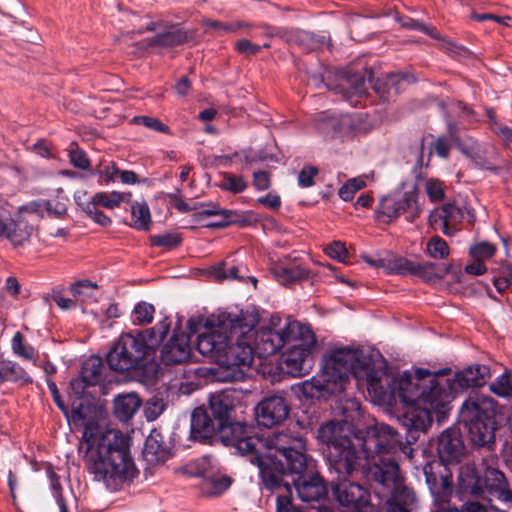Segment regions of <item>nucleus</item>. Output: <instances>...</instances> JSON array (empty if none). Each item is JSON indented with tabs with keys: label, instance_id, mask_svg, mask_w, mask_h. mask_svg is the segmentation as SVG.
I'll return each mask as SVG.
<instances>
[{
	"label": "nucleus",
	"instance_id": "nucleus-7",
	"mask_svg": "<svg viewBox=\"0 0 512 512\" xmlns=\"http://www.w3.org/2000/svg\"><path fill=\"white\" fill-rule=\"evenodd\" d=\"M305 450V440L289 431L275 432L267 437L251 435L249 432L239 443V453H262L276 457L279 453L291 473H300L309 466Z\"/></svg>",
	"mask_w": 512,
	"mask_h": 512
},
{
	"label": "nucleus",
	"instance_id": "nucleus-9",
	"mask_svg": "<svg viewBox=\"0 0 512 512\" xmlns=\"http://www.w3.org/2000/svg\"><path fill=\"white\" fill-rule=\"evenodd\" d=\"M210 414L218 424V438L239 452V443L247 437L250 428L242 422L233 421L234 393L222 391L213 394L209 401Z\"/></svg>",
	"mask_w": 512,
	"mask_h": 512
},
{
	"label": "nucleus",
	"instance_id": "nucleus-25",
	"mask_svg": "<svg viewBox=\"0 0 512 512\" xmlns=\"http://www.w3.org/2000/svg\"><path fill=\"white\" fill-rule=\"evenodd\" d=\"M490 376V369L483 364H475L468 366L464 370L455 374L451 379L455 392L471 388L483 386Z\"/></svg>",
	"mask_w": 512,
	"mask_h": 512
},
{
	"label": "nucleus",
	"instance_id": "nucleus-60",
	"mask_svg": "<svg viewBox=\"0 0 512 512\" xmlns=\"http://www.w3.org/2000/svg\"><path fill=\"white\" fill-rule=\"evenodd\" d=\"M97 205L93 202L87 203L84 211L86 214L96 223L100 224L101 226H108L111 224V219L104 214L102 211L98 210Z\"/></svg>",
	"mask_w": 512,
	"mask_h": 512
},
{
	"label": "nucleus",
	"instance_id": "nucleus-54",
	"mask_svg": "<svg viewBox=\"0 0 512 512\" xmlns=\"http://www.w3.org/2000/svg\"><path fill=\"white\" fill-rule=\"evenodd\" d=\"M425 192L432 202L444 199V183L439 179L430 178L425 182Z\"/></svg>",
	"mask_w": 512,
	"mask_h": 512
},
{
	"label": "nucleus",
	"instance_id": "nucleus-13",
	"mask_svg": "<svg viewBox=\"0 0 512 512\" xmlns=\"http://www.w3.org/2000/svg\"><path fill=\"white\" fill-rule=\"evenodd\" d=\"M338 408L344 417L341 421H330L318 429V439L329 446H334L342 440H351L348 436L352 423L361 416L360 403L352 398L339 401Z\"/></svg>",
	"mask_w": 512,
	"mask_h": 512
},
{
	"label": "nucleus",
	"instance_id": "nucleus-50",
	"mask_svg": "<svg viewBox=\"0 0 512 512\" xmlns=\"http://www.w3.org/2000/svg\"><path fill=\"white\" fill-rule=\"evenodd\" d=\"M497 251L494 244L489 242H479L470 247V255L474 260L484 263V261L492 258Z\"/></svg>",
	"mask_w": 512,
	"mask_h": 512
},
{
	"label": "nucleus",
	"instance_id": "nucleus-46",
	"mask_svg": "<svg viewBox=\"0 0 512 512\" xmlns=\"http://www.w3.org/2000/svg\"><path fill=\"white\" fill-rule=\"evenodd\" d=\"M155 308L147 302L138 303L132 312L133 323L137 325H147L152 322Z\"/></svg>",
	"mask_w": 512,
	"mask_h": 512
},
{
	"label": "nucleus",
	"instance_id": "nucleus-12",
	"mask_svg": "<svg viewBox=\"0 0 512 512\" xmlns=\"http://www.w3.org/2000/svg\"><path fill=\"white\" fill-rule=\"evenodd\" d=\"M327 459L330 470L338 475L337 478L347 477L365 465H368V468L371 465L363 447L361 446V450H358L352 440H342L337 445L329 446Z\"/></svg>",
	"mask_w": 512,
	"mask_h": 512
},
{
	"label": "nucleus",
	"instance_id": "nucleus-41",
	"mask_svg": "<svg viewBox=\"0 0 512 512\" xmlns=\"http://www.w3.org/2000/svg\"><path fill=\"white\" fill-rule=\"evenodd\" d=\"M490 391L502 398L512 397V371L506 370L489 385Z\"/></svg>",
	"mask_w": 512,
	"mask_h": 512
},
{
	"label": "nucleus",
	"instance_id": "nucleus-62",
	"mask_svg": "<svg viewBox=\"0 0 512 512\" xmlns=\"http://www.w3.org/2000/svg\"><path fill=\"white\" fill-rule=\"evenodd\" d=\"M261 46L253 44L247 39H240L235 43V49L246 56L255 55L261 51Z\"/></svg>",
	"mask_w": 512,
	"mask_h": 512
},
{
	"label": "nucleus",
	"instance_id": "nucleus-1",
	"mask_svg": "<svg viewBox=\"0 0 512 512\" xmlns=\"http://www.w3.org/2000/svg\"><path fill=\"white\" fill-rule=\"evenodd\" d=\"M350 375L364 381L376 401L385 399L390 380L380 355L349 346L329 350L323 357L321 371L304 381L300 388L307 398L339 395L350 384Z\"/></svg>",
	"mask_w": 512,
	"mask_h": 512
},
{
	"label": "nucleus",
	"instance_id": "nucleus-21",
	"mask_svg": "<svg viewBox=\"0 0 512 512\" xmlns=\"http://www.w3.org/2000/svg\"><path fill=\"white\" fill-rule=\"evenodd\" d=\"M437 453L441 462L455 464L460 462L464 455V444L461 435L456 429H446L437 440Z\"/></svg>",
	"mask_w": 512,
	"mask_h": 512
},
{
	"label": "nucleus",
	"instance_id": "nucleus-52",
	"mask_svg": "<svg viewBox=\"0 0 512 512\" xmlns=\"http://www.w3.org/2000/svg\"><path fill=\"white\" fill-rule=\"evenodd\" d=\"M366 182L362 178H352L342 187H340L338 194L339 197L344 201H350L353 199L354 194L364 188Z\"/></svg>",
	"mask_w": 512,
	"mask_h": 512
},
{
	"label": "nucleus",
	"instance_id": "nucleus-58",
	"mask_svg": "<svg viewBox=\"0 0 512 512\" xmlns=\"http://www.w3.org/2000/svg\"><path fill=\"white\" fill-rule=\"evenodd\" d=\"M325 251L330 258L343 263L347 262L348 251L343 242L334 241L326 247Z\"/></svg>",
	"mask_w": 512,
	"mask_h": 512
},
{
	"label": "nucleus",
	"instance_id": "nucleus-14",
	"mask_svg": "<svg viewBox=\"0 0 512 512\" xmlns=\"http://www.w3.org/2000/svg\"><path fill=\"white\" fill-rule=\"evenodd\" d=\"M247 455L252 464H255L259 469V474L264 487L268 490L275 491L280 488H284L285 491L290 494L291 487L284 477L291 472L288 466L282 463L281 460L277 459L275 455H264L258 453H241Z\"/></svg>",
	"mask_w": 512,
	"mask_h": 512
},
{
	"label": "nucleus",
	"instance_id": "nucleus-45",
	"mask_svg": "<svg viewBox=\"0 0 512 512\" xmlns=\"http://www.w3.org/2000/svg\"><path fill=\"white\" fill-rule=\"evenodd\" d=\"M395 19L401 25V27L405 29L421 31L434 39L440 38L439 33L434 27L428 26L422 21H418L398 14L395 16Z\"/></svg>",
	"mask_w": 512,
	"mask_h": 512
},
{
	"label": "nucleus",
	"instance_id": "nucleus-5",
	"mask_svg": "<svg viewBox=\"0 0 512 512\" xmlns=\"http://www.w3.org/2000/svg\"><path fill=\"white\" fill-rule=\"evenodd\" d=\"M170 327L171 320L165 317L137 334H122L107 355L109 367L115 371H128L152 362Z\"/></svg>",
	"mask_w": 512,
	"mask_h": 512
},
{
	"label": "nucleus",
	"instance_id": "nucleus-51",
	"mask_svg": "<svg viewBox=\"0 0 512 512\" xmlns=\"http://www.w3.org/2000/svg\"><path fill=\"white\" fill-rule=\"evenodd\" d=\"M204 25L209 28L218 30L220 35H223L225 33H236L240 29L251 27V25L249 23L240 22V21L228 24V23H223L220 21L205 20Z\"/></svg>",
	"mask_w": 512,
	"mask_h": 512
},
{
	"label": "nucleus",
	"instance_id": "nucleus-23",
	"mask_svg": "<svg viewBox=\"0 0 512 512\" xmlns=\"http://www.w3.org/2000/svg\"><path fill=\"white\" fill-rule=\"evenodd\" d=\"M146 30L156 32L154 37L147 39V45L150 47L170 48L188 40L187 32L175 25L164 26L162 23L151 22L146 26Z\"/></svg>",
	"mask_w": 512,
	"mask_h": 512
},
{
	"label": "nucleus",
	"instance_id": "nucleus-11",
	"mask_svg": "<svg viewBox=\"0 0 512 512\" xmlns=\"http://www.w3.org/2000/svg\"><path fill=\"white\" fill-rule=\"evenodd\" d=\"M459 480L466 489L486 491L503 502H512V491L504 474L494 467H486L481 475L468 465L460 467Z\"/></svg>",
	"mask_w": 512,
	"mask_h": 512
},
{
	"label": "nucleus",
	"instance_id": "nucleus-34",
	"mask_svg": "<svg viewBox=\"0 0 512 512\" xmlns=\"http://www.w3.org/2000/svg\"><path fill=\"white\" fill-rule=\"evenodd\" d=\"M231 478L220 474L218 470L208 477L200 480L198 487L201 493L208 497L218 496L225 492L231 485Z\"/></svg>",
	"mask_w": 512,
	"mask_h": 512
},
{
	"label": "nucleus",
	"instance_id": "nucleus-10",
	"mask_svg": "<svg viewBox=\"0 0 512 512\" xmlns=\"http://www.w3.org/2000/svg\"><path fill=\"white\" fill-rule=\"evenodd\" d=\"M303 331L306 341H308L307 343H312L311 329L298 321H289L285 326L279 328L266 326L257 331L253 328L254 337L252 338V344L255 353L259 357L273 355L286 344H290L291 340L295 339L296 336L303 335Z\"/></svg>",
	"mask_w": 512,
	"mask_h": 512
},
{
	"label": "nucleus",
	"instance_id": "nucleus-56",
	"mask_svg": "<svg viewBox=\"0 0 512 512\" xmlns=\"http://www.w3.org/2000/svg\"><path fill=\"white\" fill-rule=\"evenodd\" d=\"M290 41L294 42L305 51L313 50L317 44L314 36L306 31H295L291 35Z\"/></svg>",
	"mask_w": 512,
	"mask_h": 512
},
{
	"label": "nucleus",
	"instance_id": "nucleus-57",
	"mask_svg": "<svg viewBox=\"0 0 512 512\" xmlns=\"http://www.w3.org/2000/svg\"><path fill=\"white\" fill-rule=\"evenodd\" d=\"M451 147V142L447 137L439 136L430 144V154L434 152L438 157L447 159Z\"/></svg>",
	"mask_w": 512,
	"mask_h": 512
},
{
	"label": "nucleus",
	"instance_id": "nucleus-43",
	"mask_svg": "<svg viewBox=\"0 0 512 512\" xmlns=\"http://www.w3.org/2000/svg\"><path fill=\"white\" fill-rule=\"evenodd\" d=\"M216 470L218 469L210 456H204L189 465V473L200 478V480L208 477Z\"/></svg>",
	"mask_w": 512,
	"mask_h": 512
},
{
	"label": "nucleus",
	"instance_id": "nucleus-19",
	"mask_svg": "<svg viewBox=\"0 0 512 512\" xmlns=\"http://www.w3.org/2000/svg\"><path fill=\"white\" fill-rule=\"evenodd\" d=\"M289 410V405L282 396H269L257 405L256 419L259 425L272 427L281 424L288 417Z\"/></svg>",
	"mask_w": 512,
	"mask_h": 512
},
{
	"label": "nucleus",
	"instance_id": "nucleus-17",
	"mask_svg": "<svg viewBox=\"0 0 512 512\" xmlns=\"http://www.w3.org/2000/svg\"><path fill=\"white\" fill-rule=\"evenodd\" d=\"M223 313L218 316L217 324L208 331L197 337V350L204 356L214 359L220 363V354L227 346L229 339V328L221 324Z\"/></svg>",
	"mask_w": 512,
	"mask_h": 512
},
{
	"label": "nucleus",
	"instance_id": "nucleus-61",
	"mask_svg": "<svg viewBox=\"0 0 512 512\" xmlns=\"http://www.w3.org/2000/svg\"><path fill=\"white\" fill-rule=\"evenodd\" d=\"M318 174V169L314 166H304L298 175V184L307 188L314 184V177Z\"/></svg>",
	"mask_w": 512,
	"mask_h": 512
},
{
	"label": "nucleus",
	"instance_id": "nucleus-20",
	"mask_svg": "<svg viewBox=\"0 0 512 512\" xmlns=\"http://www.w3.org/2000/svg\"><path fill=\"white\" fill-rule=\"evenodd\" d=\"M200 210L197 212L198 219L204 217L215 216L218 220H215L207 224V227L222 228L231 224H239L240 226H246L251 223V217L246 214H239L236 211L222 209L216 203L201 204Z\"/></svg>",
	"mask_w": 512,
	"mask_h": 512
},
{
	"label": "nucleus",
	"instance_id": "nucleus-8",
	"mask_svg": "<svg viewBox=\"0 0 512 512\" xmlns=\"http://www.w3.org/2000/svg\"><path fill=\"white\" fill-rule=\"evenodd\" d=\"M496 406L493 398L478 394L463 403L460 418L473 444L486 446L494 442Z\"/></svg>",
	"mask_w": 512,
	"mask_h": 512
},
{
	"label": "nucleus",
	"instance_id": "nucleus-27",
	"mask_svg": "<svg viewBox=\"0 0 512 512\" xmlns=\"http://www.w3.org/2000/svg\"><path fill=\"white\" fill-rule=\"evenodd\" d=\"M191 435L195 439L206 440L218 436V424L205 409L197 407L191 416Z\"/></svg>",
	"mask_w": 512,
	"mask_h": 512
},
{
	"label": "nucleus",
	"instance_id": "nucleus-36",
	"mask_svg": "<svg viewBox=\"0 0 512 512\" xmlns=\"http://www.w3.org/2000/svg\"><path fill=\"white\" fill-rule=\"evenodd\" d=\"M131 209V226L138 230H148L151 224V213L146 202H133Z\"/></svg>",
	"mask_w": 512,
	"mask_h": 512
},
{
	"label": "nucleus",
	"instance_id": "nucleus-26",
	"mask_svg": "<svg viewBox=\"0 0 512 512\" xmlns=\"http://www.w3.org/2000/svg\"><path fill=\"white\" fill-rule=\"evenodd\" d=\"M407 406L399 421L407 431L419 432L425 431L431 425L432 417L431 412L427 408L415 403H403Z\"/></svg>",
	"mask_w": 512,
	"mask_h": 512
},
{
	"label": "nucleus",
	"instance_id": "nucleus-64",
	"mask_svg": "<svg viewBox=\"0 0 512 512\" xmlns=\"http://www.w3.org/2000/svg\"><path fill=\"white\" fill-rule=\"evenodd\" d=\"M270 174L266 171H255L253 173V186L259 190L264 191L270 187Z\"/></svg>",
	"mask_w": 512,
	"mask_h": 512
},
{
	"label": "nucleus",
	"instance_id": "nucleus-18",
	"mask_svg": "<svg viewBox=\"0 0 512 512\" xmlns=\"http://www.w3.org/2000/svg\"><path fill=\"white\" fill-rule=\"evenodd\" d=\"M332 494L342 506L363 507L369 503L370 494L360 484L350 482L346 477L332 481Z\"/></svg>",
	"mask_w": 512,
	"mask_h": 512
},
{
	"label": "nucleus",
	"instance_id": "nucleus-32",
	"mask_svg": "<svg viewBox=\"0 0 512 512\" xmlns=\"http://www.w3.org/2000/svg\"><path fill=\"white\" fill-rule=\"evenodd\" d=\"M10 381L19 385L32 383L31 376L17 362L9 359H3L0 362V383Z\"/></svg>",
	"mask_w": 512,
	"mask_h": 512
},
{
	"label": "nucleus",
	"instance_id": "nucleus-16",
	"mask_svg": "<svg viewBox=\"0 0 512 512\" xmlns=\"http://www.w3.org/2000/svg\"><path fill=\"white\" fill-rule=\"evenodd\" d=\"M378 211L389 219L397 218L406 213V218L413 221L421 212L417 203L416 189L399 191L381 199Z\"/></svg>",
	"mask_w": 512,
	"mask_h": 512
},
{
	"label": "nucleus",
	"instance_id": "nucleus-38",
	"mask_svg": "<svg viewBox=\"0 0 512 512\" xmlns=\"http://www.w3.org/2000/svg\"><path fill=\"white\" fill-rule=\"evenodd\" d=\"M70 292L77 302L96 301L97 285L90 281H79L70 287Z\"/></svg>",
	"mask_w": 512,
	"mask_h": 512
},
{
	"label": "nucleus",
	"instance_id": "nucleus-59",
	"mask_svg": "<svg viewBox=\"0 0 512 512\" xmlns=\"http://www.w3.org/2000/svg\"><path fill=\"white\" fill-rule=\"evenodd\" d=\"M134 122L157 132L168 133L169 127L159 119L150 116H136Z\"/></svg>",
	"mask_w": 512,
	"mask_h": 512
},
{
	"label": "nucleus",
	"instance_id": "nucleus-6",
	"mask_svg": "<svg viewBox=\"0 0 512 512\" xmlns=\"http://www.w3.org/2000/svg\"><path fill=\"white\" fill-rule=\"evenodd\" d=\"M221 324L229 328V339L226 348L220 354L217 380L238 381L244 377V368H249L253 362V325L246 324L238 315L226 312L223 313Z\"/></svg>",
	"mask_w": 512,
	"mask_h": 512
},
{
	"label": "nucleus",
	"instance_id": "nucleus-49",
	"mask_svg": "<svg viewBox=\"0 0 512 512\" xmlns=\"http://www.w3.org/2000/svg\"><path fill=\"white\" fill-rule=\"evenodd\" d=\"M219 187L234 194H238L247 188V182L242 176L225 173L219 183Z\"/></svg>",
	"mask_w": 512,
	"mask_h": 512
},
{
	"label": "nucleus",
	"instance_id": "nucleus-31",
	"mask_svg": "<svg viewBox=\"0 0 512 512\" xmlns=\"http://www.w3.org/2000/svg\"><path fill=\"white\" fill-rule=\"evenodd\" d=\"M450 267L444 264L422 261L415 262L413 273L428 283H436L443 279L449 272Z\"/></svg>",
	"mask_w": 512,
	"mask_h": 512
},
{
	"label": "nucleus",
	"instance_id": "nucleus-29",
	"mask_svg": "<svg viewBox=\"0 0 512 512\" xmlns=\"http://www.w3.org/2000/svg\"><path fill=\"white\" fill-rule=\"evenodd\" d=\"M32 227L23 220L0 222V237L7 238L14 246H22L31 235Z\"/></svg>",
	"mask_w": 512,
	"mask_h": 512
},
{
	"label": "nucleus",
	"instance_id": "nucleus-15",
	"mask_svg": "<svg viewBox=\"0 0 512 512\" xmlns=\"http://www.w3.org/2000/svg\"><path fill=\"white\" fill-rule=\"evenodd\" d=\"M312 340V343H307L305 335L296 336L295 339L291 340V346L283 354V364L291 375L303 376L311 370L313 365L311 351L316 345V338L313 333Z\"/></svg>",
	"mask_w": 512,
	"mask_h": 512
},
{
	"label": "nucleus",
	"instance_id": "nucleus-40",
	"mask_svg": "<svg viewBox=\"0 0 512 512\" xmlns=\"http://www.w3.org/2000/svg\"><path fill=\"white\" fill-rule=\"evenodd\" d=\"M81 376L88 385H97L102 381V362L97 357L88 359L82 367Z\"/></svg>",
	"mask_w": 512,
	"mask_h": 512
},
{
	"label": "nucleus",
	"instance_id": "nucleus-42",
	"mask_svg": "<svg viewBox=\"0 0 512 512\" xmlns=\"http://www.w3.org/2000/svg\"><path fill=\"white\" fill-rule=\"evenodd\" d=\"M445 209L444 212V225L442 227V232L445 235H452L455 232L456 225L461 221L463 215L457 206L454 204L448 203L442 206Z\"/></svg>",
	"mask_w": 512,
	"mask_h": 512
},
{
	"label": "nucleus",
	"instance_id": "nucleus-22",
	"mask_svg": "<svg viewBox=\"0 0 512 512\" xmlns=\"http://www.w3.org/2000/svg\"><path fill=\"white\" fill-rule=\"evenodd\" d=\"M191 356L190 338L187 334L174 331L172 337L161 349V361L165 365L181 364Z\"/></svg>",
	"mask_w": 512,
	"mask_h": 512
},
{
	"label": "nucleus",
	"instance_id": "nucleus-3",
	"mask_svg": "<svg viewBox=\"0 0 512 512\" xmlns=\"http://www.w3.org/2000/svg\"><path fill=\"white\" fill-rule=\"evenodd\" d=\"M78 452L94 479L111 491L130 484L138 474L128 442L119 430L102 431L96 422L88 421Z\"/></svg>",
	"mask_w": 512,
	"mask_h": 512
},
{
	"label": "nucleus",
	"instance_id": "nucleus-2",
	"mask_svg": "<svg viewBox=\"0 0 512 512\" xmlns=\"http://www.w3.org/2000/svg\"><path fill=\"white\" fill-rule=\"evenodd\" d=\"M362 447L371 461L367 476L375 483V493L378 497H387L380 505V512H409L416 496L404 484L396 460V454L407 449L398 432L389 425L376 423L367 427Z\"/></svg>",
	"mask_w": 512,
	"mask_h": 512
},
{
	"label": "nucleus",
	"instance_id": "nucleus-28",
	"mask_svg": "<svg viewBox=\"0 0 512 512\" xmlns=\"http://www.w3.org/2000/svg\"><path fill=\"white\" fill-rule=\"evenodd\" d=\"M449 133L463 155L484 169L494 170L485 159L484 148L477 141L469 137L465 139L457 138L452 126H449Z\"/></svg>",
	"mask_w": 512,
	"mask_h": 512
},
{
	"label": "nucleus",
	"instance_id": "nucleus-33",
	"mask_svg": "<svg viewBox=\"0 0 512 512\" xmlns=\"http://www.w3.org/2000/svg\"><path fill=\"white\" fill-rule=\"evenodd\" d=\"M141 406V400L136 393L119 395L114 400V414L123 422L130 420Z\"/></svg>",
	"mask_w": 512,
	"mask_h": 512
},
{
	"label": "nucleus",
	"instance_id": "nucleus-24",
	"mask_svg": "<svg viewBox=\"0 0 512 512\" xmlns=\"http://www.w3.org/2000/svg\"><path fill=\"white\" fill-rule=\"evenodd\" d=\"M307 468L308 466L302 472L294 473L297 477L293 478L292 481L298 497L303 502L318 501L327 494V488L318 474L309 477L304 476L303 473Z\"/></svg>",
	"mask_w": 512,
	"mask_h": 512
},
{
	"label": "nucleus",
	"instance_id": "nucleus-53",
	"mask_svg": "<svg viewBox=\"0 0 512 512\" xmlns=\"http://www.w3.org/2000/svg\"><path fill=\"white\" fill-rule=\"evenodd\" d=\"M150 241L155 246L172 249L181 243V237L178 233H164L151 236Z\"/></svg>",
	"mask_w": 512,
	"mask_h": 512
},
{
	"label": "nucleus",
	"instance_id": "nucleus-63",
	"mask_svg": "<svg viewBox=\"0 0 512 512\" xmlns=\"http://www.w3.org/2000/svg\"><path fill=\"white\" fill-rule=\"evenodd\" d=\"M70 162L79 169H87L89 167V159L86 153L78 148L73 149L69 153Z\"/></svg>",
	"mask_w": 512,
	"mask_h": 512
},
{
	"label": "nucleus",
	"instance_id": "nucleus-48",
	"mask_svg": "<svg viewBox=\"0 0 512 512\" xmlns=\"http://www.w3.org/2000/svg\"><path fill=\"white\" fill-rule=\"evenodd\" d=\"M340 88L348 97L362 95L366 91L365 78L360 74H353L345 80V83L340 84Z\"/></svg>",
	"mask_w": 512,
	"mask_h": 512
},
{
	"label": "nucleus",
	"instance_id": "nucleus-47",
	"mask_svg": "<svg viewBox=\"0 0 512 512\" xmlns=\"http://www.w3.org/2000/svg\"><path fill=\"white\" fill-rule=\"evenodd\" d=\"M415 261L404 257H389L387 264V273L406 275L413 273Z\"/></svg>",
	"mask_w": 512,
	"mask_h": 512
},
{
	"label": "nucleus",
	"instance_id": "nucleus-44",
	"mask_svg": "<svg viewBox=\"0 0 512 512\" xmlns=\"http://www.w3.org/2000/svg\"><path fill=\"white\" fill-rule=\"evenodd\" d=\"M426 253L433 259L443 260L450 254L448 243L439 236H433L426 244Z\"/></svg>",
	"mask_w": 512,
	"mask_h": 512
},
{
	"label": "nucleus",
	"instance_id": "nucleus-4",
	"mask_svg": "<svg viewBox=\"0 0 512 512\" xmlns=\"http://www.w3.org/2000/svg\"><path fill=\"white\" fill-rule=\"evenodd\" d=\"M450 372V368L433 372L418 368L413 374L405 371L396 377L389 375L387 395L380 402L415 403L431 413L445 415L456 394L451 379L444 378Z\"/></svg>",
	"mask_w": 512,
	"mask_h": 512
},
{
	"label": "nucleus",
	"instance_id": "nucleus-55",
	"mask_svg": "<svg viewBox=\"0 0 512 512\" xmlns=\"http://www.w3.org/2000/svg\"><path fill=\"white\" fill-rule=\"evenodd\" d=\"M239 268L236 266H227L225 262L219 263L212 268L211 273L218 280L224 279H240L242 276L238 274Z\"/></svg>",
	"mask_w": 512,
	"mask_h": 512
},
{
	"label": "nucleus",
	"instance_id": "nucleus-37",
	"mask_svg": "<svg viewBox=\"0 0 512 512\" xmlns=\"http://www.w3.org/2000/svg\"><path fill=\"white\" fill-rule=\"evenodd\" d=\"M130 197V193H121L118 191L98 192L93 196L91 202L107 209H114L119 207L123 202H130Z\"/></svg>",
	"mask_w": 512,
	"mask_h": 512
},
{
	"label": "nucleus",
	"instance_id": "nucleus-30",
	"mask_svg": "<svg viewBox=\"0 0 512 512\" xmlns=\"http://www.w3.org/2000/svg\"><path fill=\"white\" fill-rule=\"evenodd\" d=\"M272 273L282 285H289L309 277V270L296 262L290 265L277 264L272 268Z\"/></svg>",
	"mask_w": 512,
	"mask_h": 512
},
{
	"label": "nucleus",
	"instance_id": "nucleus-35",
	"mask_svg": "<svg viewBox=\"0 0 512 512\" xmlns=\"http://www.w3.org/2000/svg\"><path fill=\"white\" fill-rule=\"evenodd\" d=\"M144 455L150 462H158L165 459L166 448L163 436L157 430H153L147 437L144 445Z\"/></svg>",
	"mask_w": 512,
	"mask_h": 512
},
{
	"label": "nucleus",
	"instance_id": "nucleus-39",
	"mask_svg": "<svg viewBox=\"0 0 512 512\" xmlns=\"http://www.w3.org/2000/svg\"><path fill=\"white\" fill-rule=\"evenodd\" d=\"M11 349L17 357L34 362L37 359V351L33 346L25 342V338L20 332H16L12 337Z\"/></svg>",
	"mask_w": 512,
	"mask_h": 512
}]
</instances>
